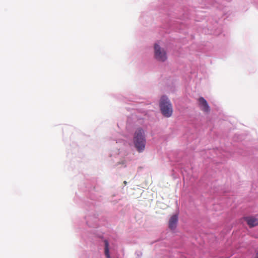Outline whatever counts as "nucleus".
<instances>
[{
	"label": "nucleus",
	"instance_id": "1",
	"mask_svg": "<svg viewBox=\"0 0 258 258\" xmlns=\"http://www.w3.org/2000/svg\"><path fill=\"white\" fill-rule=\"evenodd\" d=\"M74 226L81 238L86 242L103 246L106 258H111L108 241L104 238L103 233L96 229L98 227V219L95 216L87 215L83 219L76 217L74 220Z\"/></svg>",
	"mask_w": 258,
	"mask_h": 258
},
{
	"label": "nucleus",
	"instance_id": "2",
	"mask_svg": "<svg viewBox=\"0 0 258 258\" xmlns=\"http://www.w3.org/2000/svg\"><path fill=\"white\" fill-rule=\"evenodd\" d=\"M74 202L80 206H84V208L91 211L94 210L96 206L99 205V203L102 200L101 196L95 193L94 187H85V189L79 187V190L75 194L73 199Z\"/></svg>",
	"mask_w": 258,
	"mask_h": 258
},
{
	"label": "nucleus",
	"instance_id": "3",
	"mask_svg": "<svg viewBox=\"0 0 258 258\" xmlns=\"http://www.w3.org/2000/svg\"><path fill=\"white\" fill-rule=\"evenodd\" d=\"M115 143L117 145V148L119 146V149L113 151L110 154V157L111 158L114 166H118L121 165L125 167L126 166V154L124 152L125 147L128 145V143L126 141L122 139H118L115 140Z\"/></svg>",
	"mask_w": 258,
	"mask_h": 258
},
{
	"label": "nucleus",
	"instance_id": "4",
	"mask_svg": "<svg viewBox=\"0 0 258 258\" xmlns=\"http://www.w3.org/2000/svg\"><path fill=\"white\" fill-rule=\"evenodd\" d=\"M133 143L136 150L139 153H143L147 143L146 131L142 127H137L133 134Z\"/></svg>",
	"mask_w": 258,
	"mask_h": 258
},
{
	"label": "nucleus",
	"instance_id": "5",
	"mask_svg": "<svg viewBox=\"0 0 258 258\" xmlns=\"http://www.w3.org/2000/svg\"><path fill=\"white\" fill-rule=\"evenodd\" d=\"M159 109L162 115L167 118L171 117L173 114L172 103L166 95H162L159 101Z\"/></svg>",
	"mask_w": 258,
	"mask_h": 258
},
{
	"label": "nucleus",
	"instance_id": "6",
	"mask_svg": "<svg viewBox=\"0 0 258 258\" xmlns=\"http://www.w3.org/2000/svg\"><path fill=\"white\" fill-rule=\"evenodd\" d=\"M153 57L155 60L160 63H164L168 59L167 50L161 46L159 41H156L154 43Z\"/></svg>",
	"mask_w": 258,
	"mask_h": 258
},
{
	"label": "nucleus",
	"instance_id": "7",
	"mask_svg": "<svg viewBox=\"0 0 258 258\" xmlns=\"http://www.w3.org/2000/svg\"><path fill=\"white\" fill-rule=\"evenodd\" d=\"M198 101L199 106L202 111L206 113H208L210 112V107L204 97L202 96L200 97Z\"/></svg>",
	"mask_w": 258,
	"mask_h": 258
},
{
	"label": "nucleus",
	"instance_id": "8",
	"mask_svg": "<svg viewBox=\"0 0 258 258\" xmlns=\"http://www.w3.org/2000/svg\"><path fill=\"white\" fill-rule=\"evenodd\" d=\"M212 5L213 7L217 8L220 10H224V8L227 7L226 4L231 0H212Z\"/></svg>",
	"mask_w": 258,
	"mask_h": 258
},
{
	"label": "nucleus",
	"instance_id": "9",
	"mask_svg": "<svg viewBox=\"0 0 258 258\" xmlns=\"http://www.w3.org/2000/svg\"><path fill=\"white\" fill-rule=\"evenodd\" d=\"M244 221L249 227L252 228L258 225V219L252 216L244 217Z\"/></svg>",
	"mask_w": 258,
	"mask_h": 258
},
{
	"label": "nucleus",
	"instance_id": "10",
	"mask_svg": "<svg viewBox=\"0 0 258 258\" xmlns=\"http://www.w3.org/2000/svg\"><path fill=\"white\" fill-rule=\"evenodd\" d=\"M178 222V215L175 214L173 215L169 221V227L171 229H174L176 228Z\"/></svg>",
	"mask_w": 258,
	"mask_h": 258
},
{
	"label": "nucleus",
	"instance_id": "11",
	"mask_svg": "<svg viewBox=\"0 0 258 258\" xmlns=\"http://www.w3.org/2000/svg\"><path fill=\"white\" fill-rule=\"evenodd\" d=\"M159 2H161V3H163L164 5V6H161L159 8V10L160 11H162L161 13H163V14L168 16V11H167V8L168 6L165 4V2L166 0H158Z\"/></svg>",
	"mask_w": 258,
	"mask_h": 258
},
{
	"label": "nucleus",
	"instance_id": "12",
	"mask_svg": "<svg viewBox=\"0 0 258 258\" xmlns=\"http://www.w3.org/2000/svg\"><path fill=\"white\" fill-rule=\"evenodd\" d=\"M251 258H258V248L254 249Z\"/></svg>",
	"mask_w": 258,
	"mask_h": 258
},
{
	"label": "nucleus",
	"instance_id": "13",
	"mask_svg": "<svg viewBox=\"0 0 258 258\" xmlns=\"http://www.w3.org/2000/svg\"><path fill=\"white\" fill-rule=\"evenodd\" d=\"M209 34H213L214 35H219L220 34V31H218L216 30H211V32H210V33H209Z\"/></svg>",
	"mask_w": 258,
	"mask_h": 258
},
{
	"label": "nucleus",
	"instance_id": "14",
	"mask_svg": "<svg viewBox=\"0 0 258 258\" xmlns=\"http://www.w3.org/2000/svg\"><path fill=\"white\" fill-rule=\"evenodd\" d=\"M189 16L188 14H183V16H182V19L183 20H185V19H189Z\"/></svg>",
	"mask_w": 258,
	"mask_h": 258
},
{
	"label": "nucleus",
	"instance_id": "15",
	"mask_svg": "<svg viewBox=\"0 0 258 258\" xmlns=\"http://www.w3.org/2000/svg\"><path fill=\"white\" fill-rule=\"evenodd\" d=\"M143 19H144V16H143V15H142V16L140 17V21H141V22H143Z\"/></svg>",
	"mask_w": 258,
	"mask_h": 258
},
{
	"label": "nucleus",
	"instance_id": "16",
	"mask_svg": "<svg viewBox=\"0 0 258 258\" xmlns=\"http://www.w3.org/2000/svg\"><path fill=\"white\" fill-rule=\"evenodd\" d=\"M207 152H208V153H211L212 152H214V150H209L207 151Z\"/></svg>",
	"mask_w": 258,
	"mask_h": 258
},
{
	"label": "nucleus",
	"instance_id": "17",
	"mask_svg": "<svg viewBox=\"0 0 258 258\" xmlns=\"http://www.w3.org/2000/svg\"><path fill=\"white\" fill-rule=\"evenodd\" d=\"M182 25H183V24H182V23H181V26H180V27H179V29H182Z\"/></svg>",
	"mask_w": 258,
	"mask_h": 258
},
{
	"label": "nucleus",
	"instance_id": "18",
	"mask_svg": "<svg viewBox=\"0 0 258 258\" xmlns=\"http://www.w3.org/2000/svg\"><path fill=\"white\" fill-rule=\"evenodd\" d=\"M171 26V24L170 23L168 24V25L167 27H170Z\"/></svg>",
	"mask_w": 258,
	"mask_h": 258
},
{
	"label": "nucleus",
	"instance_id": "19",
	"mask_svg": "<svg viewBox=\"0 0 258 258\" xmlns=\"http://www.w3.org/2000/svg\"><path fill=\"white\" fill-rule=\"evenodd\" d=\"M124 183L125 184H126V181H124Z\"/></svg>",
	"mask_w": 258,
	"mask_h": 258
}]
</instances>
